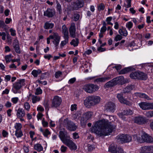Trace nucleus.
Masks as SVG:
<instances>
[{"instance_id": "f257e3e1", "label": "nucleus", "mask_w": 153, "mask_h": 153, "mask_svg": "<svg viewBox=\"0 0 153 153\" xmlns=\"http://www.w3.org/2000/svg\"><path fill=\"white\" fill-rule=\"evenodd\" d=\"M107 120L103 119L95 122L91 128V131L99 137L109 135L115 129Z\"/></svg>"}, {"instance_id": "f03ea898", "label": "nucleus", "mask_w": 153, "mask_h": 153, "mask_svg": "<svg viewBox=\"0 0 153 153\" xmlns=\"http://www.w3.org/2000/svg\"><path fill=\"white\" fill-rule=\"evenodd\" d=\"M59 137L62 143L68 146L71 150H75L77 148V146L70 139V136L67 134L66 131H60Z\"/></svg>"}, {"instance_id": "7ed1b4c3", "label": "nucleus", "mask_w": 153, "mask_h": 153, "mask_svg": "<svg viewBox=\"0 0 153 153\" xmlns=\"http://www.w3.org/2000/svg\"><path fill=\"white\" fill-rule=\"evenodd\" d=\"M133 139L134 140H137L140 143H143L144 142L148 143H153V138L145 132H141L138 134L134 135Z\"/></svg>"}, {"instance_id": "20e7f679", "label": "nucleus", "mask_w": 153, "mask_h": 153, "mask_svg": "<svg viewBox=\"0 0 153 153\" xmlns=\"http://www.w3.org/2000/svg\"><path fill=\"white\" fill-rule=\"evenodd\" d=\"M25 85V79H22L17 80L16 82L14 83L13 85L12 91L14 94H16L20 93L19 90L22 87Z\"/></svg>"}, {"instance_id": "39448f33", "label": "nucleus", "mask_w": 153, "mask_h": 153, "mask_svg": "<svg viewBox=\"0 0 153 153\" xmlns=\"http://www.w3.org/2000/svg\"><path fill=\"white\" fill-rule=\"evenodd\" d=\"M99 88L98 85L93 84L85 85L83 86L82 89L86 92L92 94L97 91Z\"/></svg>"}, {"instance_id": "423d86ee", "label": "nucleus", "mask_w": 153, "mask_h": 153, "mask_svg": "<svg viewBox=\"0 0 153 153\" xmlns=\"http://www.w3.org/2000/svg\"><path fill=\"white\" fill-rule=\"evenodd\" d=\"M93 114V113L91 111H88L84 113L83 114L82 117L80 119L81 126H85L86 124L87 121L91 119Z\"/></svg>"}, {"instance_id": "0eeeda50", "label": "nucleus", "mask_w": 153, "mask_h": 153, "mask_svg": "<svg viewBox=\"0 0 153 153\" xmlns=\"http://www.w3.org/2000/svg\"><path fill=\"white\" fill-rule=\"evenodd\" d=\"M63 123L64 126L66 127L71 131H75L77 128L75 124L71 120H69L68 118L64 120Z\"/></svg>"}, {"instance_id": "6e6552de", "label": "nucleus", "mask_w": 153, "mask_h": 153, "mask_svg": "<svg viewBox=\"0 0 153 153\" xmlns=\"http://www.w3.org/2000/svg\"><path fill=\"white\" fill-rule=\"evenodd\" d=\"M124 79V77L122 76L115 78L110 81L107 82L105 84L107 88H109L115 85L118 83L121 82Z\"/></svg>"}, {"instance_id": "1a4fd4ad", "label": "nucleus", "mask_w": 153, "mask_h": 153, "mask_svg": "<svg viewBox=\"0 0 153 153\" xmlns=\"http://www.w3.org/2000/svg\"><path fill=\"white\" fill-rule=\"evenodd\" d=\"M62 102V98L57 96H55L52 100L51 107L52 108H57L60 107Z\"/></svg>"}, {"instance_id": "9d476101", "label": "nucleus", "mask_w": 153, "mask_h": 153, "mask_svg": "<svg viewBox=\"0 0 153 153\" xmlns=\"http://www.w3.org/2000/svg\"><path fill=\"white\" fill-rule=\"evenodd\" d=\"M116 139L118 141L122 143H127L131 141L132 140L131 136L127 135L122 134L118 135L116 137Z\"/></svg>"}, {"instance_id": "9b49d317", "label": "nucleus", "mask_w": 153, "mask_h": 153, "mask_svg": "<svg viewBox=\"0 0 153 153\" xmlns=\"http://www.w3.org/2000/svg\"><path fill=\"white\" fill-rule=\"evenodd\" d=\"M138 105L142 109L147 110L153 109V103L142 102L138 104Z\"/></svg>"}, {"instance_id": "f8f14e48", "label": "nucleus", "mask_w": 153, "mask_h": 153, "mask_svg": "<svg viewBox=\"0 0 153 153\" xmlns=\"http://www.w3.org/2000/svg\"><path fill=\"white\" fill-rule=\"evenodd\" d=\"M53 34L51 35L53 38V39H52L53 40L52 42L54 44L55 47L57 48L59 43L60 37L57 33L53 32Z\"/></svg>"}, {"instance_id": "ddd939ff", "label": "nucleus", "mask_w": 153, "mask_h": 153, "mask_svg": "<svg viewBox=\"0 0 153 153\" xmlns=\"http://www.w3.org/2000/svg\"><path fill=\"white\" fill-rule=\"evenodd\" d=\"M84 2L83 0H76L75 2L73 3L72 10H77L84 6Z\"/></svg>"}, {"instance_id": "4468645a", "label": "nucleus", "mask_w": 153, "mask_h": 153, "mask_svg": "<svg viewBox=\"0 0 153 153\" xmlns=\"http://www.w3.org/2000/svg\"><path fill=\"white\" fill-rule=\"evenodd\" d=\"M91 96L87 97L84 100V104L85 106L88 108L94 106Z\"/></svg>"}, {"instance_id": "2eb2a0df", "label": "nucleus", "mask_w": 153, "mask_h": 153, "mask_svg": "<svg viewBox=\"0 0 153 153\" xmlns=\"http://www.w3.org/2000/svg\"><path fill=\"white\" fill-rule=\"evenodd\" d=\"M135 123L139 124H143L146 123V118L141 116L135 117L134 119Z\"/></svg>"}, {"instance_id": "dca6fc26", "label": "nucleus", "mask_w": 153, "mask_h": 153, "mask_svg": "<svg viewBox=\"0 0 153 153\" xmlns=\"http://www.w3.org/2000/svg\"><path fill=\"white\" fill-rule=\"evenodd\" d=\"M133 111L130 109L124 110L122 113H119L118 115L123 120H126V118L124 116L126 115H131L133 113Z\"/></svg>"}, {"instance_id": "f3484780", "label": "nucleus", "mask_w": 153, "mask_h": 153, "mask_svg": "<svg viewBox=\"0 0 153 153\" xmlns=\"http://www.w3.org/2000/svg\"><path fill=\"white\" fill-rule=\"evenodd\" d=\"M55 13L54 9L48 8L44 12V16L48 18H51L55 14Z\"/></svg>"}, {"instance_id": "a211bd4d", "label": "nucleus", "mask_w": 153, "mask_h": 153, "mask_svg": "<svg viewBox=\"0 0 153 153\" xmlns=\"http://www.w3.org/2000/svg\"><path fill=\"white\" fill-rule=\"evenodd\" d=\"M153 150V146H146L142 147L141 148V151L140 153H153V152H150Z\"/></svg>"}, {"instance_id": "6ab92c4d", "label": "nucleus", "mask_w": 153, "mask_h": 153, "mask_svg": "<svg viewBox=\"0 0 153 153\" xmlns=\"http://www.w3.org/2000/svg\"><path fill=\"white\" fill-rule=\"evenodd\" d=\"M117 97L120 103L125 104L128 105L131 104L129 102L123 98L122 93L121 92L120 94H118L117 95Z\"/></svg>"}, {"instance_id": "aec40b11", "label": "nucleus", "mask_w": 153, "mask_h": 153, "mask_svg": "<svg viewBox=\"0 0 153 153\" xmlns=\"http://www.w3.org/2000/svg\"><path fill=\"white\" fill-rule=\"evenodd\" d=\"M115 105L112 102H108L107 103L105 106V108L108 111L113 112L114 111Z\"/></svg>"}, {"instance_id": "412c9836", "label": "nucleus", "mask_w": 153, "mask_h": 153, "mask_svg": "<svg viewBox=\"0 0 153 153\" xmlns=\"http://www.w3.org/2000/svg\"><path fill=\"white\" fill-rule=\"evenodd\" d=\"M76 27L74 24L71 25L69 28V31L71 36L73 38H75L76 36Z\"/></svg>"}, {"instance_id": "4be33fe9", "label": "nucleus", "mask_w": 153, "mask_h": 153, "mask_svg": "<svg viewBox=\"0 0 153 153\" xmlns=\"http://www.w3.org/2000/svg\"><path fill=\"white\" fill-rule=\"evenodd\" d=\"M13 48L15 49V51L18 53H20L18 41L17 39H15L13 42Z\"/></svg>"}, {"instance_id": "5701e85b", "label": "nucleus", "mask_w": 153, "mask_h": 153, "mask_svg": "<svg viewBox=\"0 0 153 153\" xmlns=\"http://www.w3.org/2000/svg\"><path fill=\"white\" fill-rule=\"evenodd\" d=\"M138 79L145 80L147 78V75L144 73L138 71Z\"/></svg>"}, {"instance_id": "b1692460", "label": "nucleus", "mask_w": 153, "mask_h": 153, "mask_svg": "<svg viewBox=\"0 0 153 153\" xmlns=\"http://www.w3.org/2000/svg\"><path fill=\"white\" fill-rule=\"evenodd\" d=\"M17 117H24L25 115V111L22 108H19L16 110Z\"/></svg>"}, {"instance_id": "393cba45", "label": "nucleus", "mask_w": 153, "mask_h": 153, "mask_svg": "<svg viewBox=\"0 0 153 153\" xmlns=\"http://www.w3.org/2000/svg\"><path fill=\"white\" fill-rule=\"evenodd\" d=\"M81 116V112L80 111H79L76 112L75 114H72V117L73 119H74L76 121H78L79 119Z\"/></svg>"}, {"instance_id": "a878e982", "label": "nucleus", "mask_w": 153, "mask_h": 153, "mask_svg": "<svg viewBox=\"0 0 153 153\" xmlns=\"http://www.w3.org/2000/svg\"><path fill=\"white\" fill-rule=\"evenodd\" d=\"M94 106L98 104L100 101L101 98L98 96L91 95Z\"/></svg>"}, {"instance_id": "bb28decb", "label": "nucleus", "mask_w": 153, "mask_h": 153, "mask_svg": "<svg viewBox=\"0 0 153 153\" xmlns=\"http://www.w3.org/2000/svg\"><path fill=\"white\" fill-rule=\"evenodd\" d=\"M62 33L64 34L63 37H68V32L67 28L66 25H63L62 27Z\"/></svg>"}, {"instance_id": "cd10ccee", "label": "nucleus", "mask_w": 153, "mask_h": 153, "mask_svg": "<svg viewBox=\"0 0 153 153\" xmlns=\"http://www.w3.org/2000/svg\"><path fill=\"white\" fill-rule=\"evenodd\" d=\"M29 96H32V102L33 103H36V102L39 101L40 100L39 97L34 95H32L31 94H30Z\"/></svg>"}, {"instance_id": "c85d7f7f", "label": "nucleus", "mask_w": 153, "mask_h": 153, "mask_svg": "<svg viewBox=\"0 0 153 153\" xmlns=\"http://www.w3.org/2000/svg\"><path fill=\"white\" fill-rule=\"evenodd\" d=\"M131 70L132 68L130 67L126 68L121 70L119 72V74H125L129 72Z\"/></svg>"}, {"instance_id": "c756f323", "label": "nucleus", "mask_w": 153, "mask_h": 153, "mask_svg": "<svg viewBox=\"0 0 153 153\" xmlns=\"http://www.w3.org/2000/svg\"><path fill=\"white\" fill-rule=\"evenodd\" d=\"M54 24L52 23H49L48 22H46L45 23L44 27L46 29H48L50 28H52L54 27Z\"/></svg>"}, {"instance_id": "7c9ffc66", "label": "nucleus", "mask_w": 153, "mask_h": 153, "mask_svg": "<svg viewBox=\"0 0 153 153\" xmlns=\"http://www.w3.org/2000/svg\"><path fill=\"white\" fill-rule=\"evenodd\" d=\"M138 71L132 72L130 74V77L132 79H138Z\"/></svg>"}, {"instance_id": "2f4dec72", "label": "nucleus", "mask_w": 153, "mask_h": 153, "mask_svg": "<svg viewBox=\"0 0 153 153\" xmlns=\"http://www.w3.org/2000/svg\"><path fill=\"white\" fill-rule=\"evenodd\" d=\"M136 95L139 97L143 99H145L147 100H149V97L146 94L143 93H136Z\"/></svg>"}, {"instance_id": "473e14b6", "label": "nucleus", "mask_w": 153, "mask_h": 153, "mask_svg": "<svg viewBox=\"0 0 153 153\" xmlns=\"http://www.w3.org/2000/svg\"><path fill=\"white\" fill-rule=\"evenodd\" d=\"M42 71L40 69L33 70L31 72V74L35 77L37 76L39 74L41 73Z\"/></svg>"}, {"instance_id": "72a5a7b5", "label": "nucleus", "mask_w": 153, "mask_h": 153, "mask_svg": "<svg viewBox=\"0 0 153 153\" xmlns=\"http://www.w3.org/2000/svg\"><path fill=\"white\" fill-rule=\"evenodd\" d=\"M119 33L121 35L126 36L128 35L127 31L125 28L120 29L119 30Z\"/></svg>"}, {"instance_id": "f704fd0d", "label": "nucleus", "mask_w": 153, "mask_h": 153, "mask_svg": "<svg viewBox=\"0 0 153 153\" xmlns=\"http://www.w3.org/2000/svg\"><path fill=\"white\" fill-rule=\"evenodd\" d=\"M110 79L109 77L99 78L96 79L95 81L97 82H105Z\"/></svg>"}, {"instance_id": "c9c22d12", "label": "nucleus", "mask_w": 153, "mask_h": 153, "mask_svg": "<svg viewBox=\"0 0 153 153\" xmlns=\"http://www.w3.org/2000/svg\"><path fill=\"white\" fill-rule=\"evenodd\" d=\"M134 88L133 85H129L126 87L123 90V92L125 93L130 92Z\"/></svg>"}, {"instance_id": "e433bc0d", "label": "nucleus", "mask_w": 153, "mask_h": 153, "mask_svg": "<svg viewBox=\"0 0 153 153\" xmlns=\"http://www.w3.org/2000/svg\"><path fill=\"white\" fill-rule=\"evenodd\" d=\"M34 148L38 152H40L43 150V147L42 145L39 143H37L34 145Z\"/></svg>"}, {"instance_id": "4c0bfd02", "label": "nucleus", "mask_w": 153, "mask_h": 153, "mask_svg": "<svg viewBox=\"0 0 153 153\" xmlns=\"http://www.w3.org/2000/svg\"><path fill=\"white\" fill-rule=\"evenodd\" d=\"M117 147H115L114 144L111 145L108 148V150L109 152L113 153H117L116 150Z\"/></svg>"}, {"instance_id": "58836bf2", "label": "nucleus", "mask_w": 153, "mask_h": 153, "mask_svg": "<svg viewBox=\"0 0 153 153\" xmlns=\"http://www.w3.org/2000/svg\"><path fill=\"white\" fill-rule=\"evenodd\" d=\"M79 43V39L77 38H76L75 39H72L70 42V44L73 45L74 47H76L78 46Z\"/></svg>"}, {"instance_id": "ea45409f", "label": "nucleus", "mask_w": 153, "mask_h": 153, "mask_svg": "<svg viewBox=\"0 0 153 153\" xmlns=\"http://www.w3.org/2000/svg\"><path fill=\"white\" fill-rule=\"evenodd\" d=\"M22 126L21 123H16L14 125V127L16 129L15 131L22 130L21 128Z\"/></svg>"}, {"instance_id": "a19ab883", "label": "nucleus", "mask_w": 153, "mask_h": 153, "mask_svg": "<svg viewBox=\"0 0 153 153\" xmlns=\"http://www.w3.org/2000/svg\"><path fill=\"white\" fill-rule=\"evenodd\" d=\"M23 107L25 110L27 111H29L30 109V106L28 102H25L24 104Z\"/></svg>"}, {"instance_id": "79ce46f5", "label": "nucleus", "mask_w": 153, "mask_h": 153, "mask_svg": "<svg viewBox=\"0 0 153 153\" xmlns=\"http://www.w3.org/2000/svg\"><path fill=\"white\" fill-rule=\"evenodd\" d=\"M15 135L17 138H20L23 136V134L22 130L15 131Z\"/></svg>"}, {"instance_id": "37998d69", "label": "nucleus", "mask_w": 153, "mask_h": 153, "mask_svg": "<svg viewBox=\"0 0 153 153\" xmlns=\"http://www.w3.org/2000/svg\"><path fill=\"white\" fill-rule=\"evenodd\" d=\"M56 3L57 4V10L59 12V14H61L62 13V11L61 5H60V4L59 3V2L57 0H56Z\"/></svg>"}, {"instance_id": "c03bdc74", "label": "nucleus", "mask_w": 153, "mask_h": 153, "mask_svg": "<svg viewBox=\"0 0 153 153\" xmlns=\"http://www.w3.org/2000/svg\"><path fill=\"white\" fill-rule=\"evenodd\" d=\"M65 39V40L61 42V46L63 47L68 42V38L69 37H63Z\"/></svg>"}, {"instance_id": "a18cd8bd", "label": "nucleus", "mask_w": 153, "mask_h": 153, "mask_svg": "<svg viewBox=\"0 0 153 153\" xmlns=\"http://www.w3.org/2000/svg\"><path fill=\"white\" fill-rule=\"evenodd\" d=\"M51 133L48 129H46L44 130L42 134L45 137H48V135L50 134Z\"/></svg>"}, {"instance_id": "49530a36", "label": "nucleus", "mask_w": 153, "mask_h": 153, "mask_svg": "<svg viewBox=\"0 0 153 153\" xmlns=\"http://www.w3.org/2000/svg\"><path fill=\"white\" fill-rule=\"evenodd\" d=\"M146 115L149 118H151L153 117V111H148L146 112Z\"/></svg>"}, {"instance_id": "de8ad7c7", "label": "nucleus", "mask_w": 153, "mask_h": 153, "mask_svg": "<svg viewBox=\"0 0 153 153\" xmlns=\"http://www.w3.org/2000/svg\"><path fill=\"white\" fill-rule=\"evenodd\" d=\"M42 93V91L41 88L39 87L37 88L36 89L35 94L36 95H39L41 94Z\"/></svg>"}, {"instance_id": "09e8293b", "label": "nucleus", "mask_w": 153, "mask_h": 153, "mask_svg": "<svg viewBox=\"0 0 153 153\" xmlns=\"http://www.w3.org/2000/svg\"><path fill=\"white\" fill-rule=\"evenodd\" d=\"M19 100V98L18 97H14L12 98L11 99V101L14 104H16L18 101Z\"/></svg>"}, {"instance_id": "8fccbe9b", "label": "nucleus", "mask_w": 153, "mask_h": 153, "mask_svg": "<svg viewBox=\"0 0 153 153\" xmlns=\"http://www.w3.org/2000/svg\"><path fill=\"white\" fill-rule=\"evenodd\" d=\"M133 25V23L131 22H128L126 25V27L128 28V30L130 29L132 27Z\"/></svg>"}, {"instance_id": "3c124183", "label": "nucleus", "mask_w": 153, "mask_h": 153, "mask_svg": "<svg viewBox=\"0 0 153 153\" xmlns=\"http://www.w3.org/2000/svg\"><path fill=\"white\" fill-rule=\"evenodd\" d=\"M116 152L115 153H123V149L120 147H118L116 150Z\"/></svg>"}, {"instance_id": "603ef678", "label": "nucleus", "mask_w": 153, "mask_h": 153, "mask_svg": "<svg viewBox=\"0 0 153 153\" xmlns=\"http://www.w3.org/2000/svg\"><path fill=\"white\" fill-rule=\"evenodd\" d=\"M42 124L44 127H47L48 126V122L46 121L44 119L42 120Z\"/></svg>"}, {"instance_id": "864d4df0", "label": "nucleus", "mask_w": 153, "mask_h": 153, "mask_svg": "<svg viewBox=\"0 0 153 153\" xmlns=\"http://www.w3.org/2000/svg\"><path fill=\"white\" fill-rule=\"evenodd\" d=\"M2 135L4 137H8V132L5 130H3L2 131Z\"/></svg>"}, {"instance_id": "5fc2aeb1", "label": "nucleus", "mask_w": 153, "mask_h": 153, "mask_svg": "<svg viewBox=\"0 0 153 153\" xmlns=\"http://www.w3.org/2000/svg\"><path fill=\"white\" fill-rule=\"evenodd\" d=\"M77 105L76 104L72 105H71V111H73L74 110H76L77 109Z\"/></svg>"}, {"instance_id": "6e6d98bb", "label": "nucleus", "mask_w": 153, "mask_h": 153, "mask_svg": "<svg viewBox=\"0 0 153 153\" xmlns=\"http://www.w3.org/2000/svg\"><path fill=\"white\" fill-rule=\"evenodd\" d=\"M62 74V72L59 71L55 73V76L56 78H58L60 77Z\"/></svg>"}, {"instance_id": "4d7b16f0", "label": "nucleus", "mask_w": 153, "mask_h": 153, "mask_svg": "<svg viewBox=\"0 0 153 153\" xmlns=\"http://www.w3.org/2000/svg\"><path fill=\"white\" fill-rule=\"evenodd\" d=\"M122 38V36L120 35H117L116 37H115V38L114 39V40L116 41H119L121 40Z\"/></svg>"}, {"instance_id": "13d9d810", "label": "nucleus", "mask_w": 153, "mask_h": 153, "mask_svg": "<svg viewBox=\"0 0 153 153\" xmlns=\"http://www.w3.org/2000/svg\"><path fill=\"white\" fill-rule=\"evenodd\" d=\"M73 137L74 139H76L79 138V136L78 133L75 132L73 134Z\"/></svg>"}, {"instance_id": "bf43d9fd", "label": "nucleus", "mask_w": 153, "mask_h": 153, "mask_svg": "<svg viewBox=\"0 0 153 153\" xmlns=\"http://www.w3.org/2000/svg\"><path fill=\"white\" fill-rule=\"evenodd\" d=\"M76 80V78L75 77L72 78L69 80L68 81V83L70 84H73L74 83Z\"/></svg>"}, {"instance_id": "052dcab7", "label": "nucleus", "mask_w": 153, "mask_h": 153, "mask_svg": "<svg viewBox=\"0 0 153 153\" xmlns=\"http://www.w3.org/2000/svg\"><path fill=\"white\" fill-rule=\"evenodd\" d=\"M10 32L11 35L12 36H14L16 35V33H15V30H13L12 28L10 29Z\"/></svg>"}, {"instance_id": "680f3d73", "label": "nucleus", "mask_w": 153, "mask_h": 153, "mask_svg": "<svg viewBox=\"0 0 153 153\" xmlns=\"http://www.w3.org/2000/svg\"><path fill=\"white\" fill-rule=\"evenodd\" d=\"M37 82L41 84H42L43 85H45L47 84V82L46 81H42L39 79H38L37 81Z\"/></svg>"}, {"instance_id": "e2e57ef3", "label": "nucleus", "mask_w": 153, "mask_h": 153, "mask_svg": "<svg viewBox=\"0 0 153 153\" xmlns=\"http://www.w3.org/2000/svg\"><path fill=\"white\" fill-rule=\"evenodd\" d=\"M5 105L7 108H10L11 107L12 103L9 101H7L5 103Z\"/></svg>"}, {"instance_id": "0e129e2a", "label": "nucleus", "mask_w": 153, "mask_h": 153, "mask_svg": "<svg viewBox=\"0 0 153 153\" xmlns=\"http://www.w3.org/2000/svg\"><path fill=\"white\" fill-rule=\"evenodd\" d=\"M30 134V138H31L32 140H35V139L33 138V136L35 134L34 132L33 131H30L29 132Z\"/></svg>"}, {"instance_id": "69168bd1", "label": "nucleus", "mask_w": 153, "mask_h": 153, "mask_svg": "<svg viewBox=\"0 0 153 153\" xmlns=\"http://www.w3.org/2000/svg\"><path fill=\"white\" fill-rule=\"evenodd\" d=\"M79 15L78 14H75L74 16V20L75 21H76L79 19Z\"/></svg>"}, {"instance_id": "338daca9", "label": "nucleus", "mask_w": 153, "mask_h": 153, "mask_svg": "<svg viewBox=\"0 0 153 153\" xmlns=\"http://www.w3.org/2000/svg\"><path fill=\"white\" fill-rule=\"evenodd\" d=\"M60 149L62 152H64L66 151L67 149V147L62 145L61 146Z\"/></svg>"}, {"instance_id": "774afa93", "label": "nucleus", "mask_w": 153, "mask_h": 153, "mask_svg": "<svg viewBox=\"0 0 153 153\" xmlns=\"http://www.w3.org/2000/svg\"><path fill=\"white\" fill-rule=\"evenodd\" d=\"M12 110L10 109L8 110L7 111V116L9 117H11L12 115Z\"/></svg>"}]
</instances>
